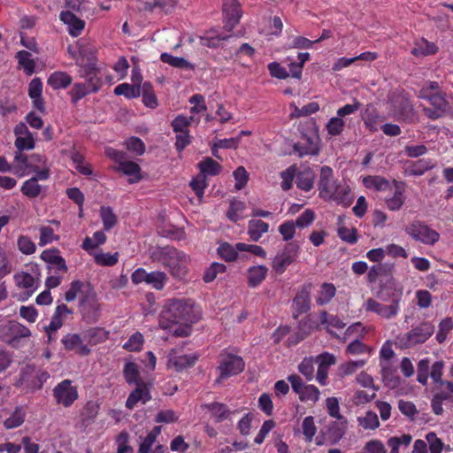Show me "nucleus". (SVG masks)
<instances>
[{
	"mask_svg": "<svg viewBox=\"0 0 453 453\" xmlns=\"http://www.w3.org/2000/svg\"><path fill=\"white\" fill-rule=\"evenodd\" d=\"M336 288L332 283H323L316 295V303L319 305L328 303L335 296Z\"/></svg>",
	"mask_w": 453,
	"mask_h": 453,
	"instance_id": "nucleus-43",
	"label": "nucleus"
},
{
	"mask_svg": "<svg viewBox=\"0 0 453 453\" xmlns=\"http://www.w3.org/2000/svg\"><path fill=\"white\" fill-rule=\"evenodd\" d=\"M194 120V116L186 117L184 115H178L172 122L173 131L177 133L188 132V127Z\"/></svg>",
	"mask_w": 453,
	"mask_h": 453,
	"instance_id": "nucleus-64",
	"label": "nucleus"
},
{
	"mask_svg": "<svg viewBox=\"0 0 453 453\" xmlns=\"http://www.w3.org/2000/svg\"><path fill=\"white\" fill-rule=\"evenodd\" d=\"M334 192L331 201L335 202L337 204L342 206H349L352 203L353 197L351 196L350 188L345 183H338Z\"/></svg>",
	"mask_w": 453,
	"mask_h": 453,
	"instance_id": "nucleus-36",
	"label": "nucleus"
},
{
	"mask_svg": "<svg viewBox=\"0 0 453 453\" xmlns=\"http://www.w3.org/2000/svg\"><path fill=\"white\" fill-rule=\"evenodd\" d=\"M41 257L45 262L55 265L58 270L63 273H66L68 270L65 258L59 255L57 250H44Z\"/></svg>",
	"mask_w": 453,
	"mask_h": 453,
	"instance_id": "nucleus-39",
	"label": "nucleus"
},
{
	"mask_svg": "<svg viewBox=\"0 0 453 453\" xmlns=\"http://www.w3.org/2000/svg\"><path fill=\"white\" fill-rule=\"evenodd\" d=\"M347 429V419L340 418L331 422L324 432V439L327 443L336 444L344 436Z\"/></svg>",
	"mask_w": 453,
	"mask_h": 453,
	"instance_id": "nucleus-21",
	"label": "nucleus"
},
{
	"mask_svg": "<svg viewBox=\"0 0 453 453\" xmlns=\"http://www.w3.org/2000/svg\"><path fill=\"white\" fill-rule=\"evenodd\" d=\"M72 314V311L65 305L60 304L56 308V311L49 324L50 330H58L64 324L67 316Z\"/></svg>",
	"mask_w": 453,
	"mask_h": 453,
	"instance_id": "nucleus-42",
	"label": "nucleus"
},
{
	"mask_svg": "<svg viewBox=\"0 0 453 453\" xmlns=\"http://www.w3.org/2000/svg\"><path fill=\"white\" fill-rule=\"evenodd\" d=\"M93 257L95 263L100 266H113L115 265L119 257V252L110 253V252H103L97 251L93 254Z\"/></svg>",
	"mask_w": 453,
	"mask_h": 453,
	"instance_id": "nucleus-48",
	"label": "nucleus"
},
{
	"mask_svg": "<svg viewBox=\"0 0 453 453\" xmlns=\"http://www.w3.org/2000/svg\"><path fill=\"white\" fill-rule=\"evenodd\" d=\"M41 186L38 184L36 178H30L26 180L21 188L22 193L30 198L38 196L41 193Z\"/></svg>",
	"mask_w": 453,
	"mask_h": 453,
	"instance_id": "nucleus-63",
	"label": "nucleus"
},
{
	"mask_svg": "<svg viewBox=\"0 0 453 453\" xmlns=\"http://www.w3.org/2000/svg\"><path fill=\"white\" fill-rule=\"evenodd\" d=\"M202 175H217L221 171V165L211 157H206L198 164Z\"/></svg>",
	"mask_w": 453,
	"mask_h": 453,
	"instance_id": "nucleus-51",
	"label": "nucleus"
},
{
	"mask_svg": "<svg viewBox=\"0 0 453 453\" xmlns=\"http://www.w3.org/2000/svg\"><path fill=\"white\" fill-rule=\"evenodd\" d=\"M380 366L385 385L390 388H397L400 385L401 379L398 376L397 369L393 363H383Z\"/></svg>",
	"mask_w": 453,
	"mask_h": 453,
	"instance_id": "nucleus-28",
	"label": "nucleus"
},
{
	"mask_svg": "<svg viewBox=\"0 0 453 453\" xmlns=\"http://www.w3.org/2000/svg\"><path fill=\"white\" fill-rule=\"evenodd\" d=\"M319 319L326 331L334 336H337V330H342L345 327V323L342 319L337 316L329 315L326 311L320 312Z\"/></svg>",
	"mask_w": 453,
	"mask_h": 453,
	"instance_id": "nucleus-30",
	"label": "nucleus"
},
{
	"mask_svg": "<svg viewBox=\"0 0 453 453\" xmlns=\"http://www.w3.org/2000/svg\"><path fill=\"white\" fill-rule=\"evenodd\" d=\"M302 431L305 440L309 442L312 441L317 432L314 418L312 416H307L303 418L302 422Z\"/></svg>",
	"mask_w": 453,
	"mask_h": 453,
	"instance_id": "nucleus-60",
	"label": "nucleus"
},
{
	"mask_svg": "<svg viewBox=\"0 0 453 453\" xmlns=\"http://www.w3.org/2000/svg\"><path fill=\"white\" fill-rule=\"evenodd\" d=\"M92 291L93 290L91 289L88 283L81 280H73L70 284L68 290L65 292V300L68 302H72L75 300V298L79 295H81L82 298L83 296H86Z\"/></svg>",
	"mask_w": 453,
	"mask_h": 453,
	"instance_id": "nucleus-34",
	"label": "nucleus"
},
{
	"mask_svg": "<svg viewBox=\"0 0 453 453\" xmlns=\"http://www.w3.org/2000/svg\"><path fill=\"white\" fill-rule=\"evenodd\" d=\"M358 424L365 430H374L380 426L378 416L373 411H367L364 417L357 418Z\"/></svg>",
	"mask_w": 453,
	"mask_h": 453,
	"instance_id": "nucleus-56",
	"label": "nucleus"
},
{
	"mask_svg": "<svg viewBox=\"0 0 453 453\" xmlns=\"http://www.w3.org/2000/svg\"><path fill=\"white\" fill-rule=\"evenodd\" d=\"M136 388L132 391L127 399L126 406L133 409L138 403H145L150 399V394L146 383L135 385Z\"/></svg>",
	"mask_w": 453,
	"mask_h": 453,
	"instance_id": "nucleus-25",
	"label": "nucleus"
},
{
	"mask_svg": "<svg viewBox=\"0 0 453 453\" xmlns=\"http://www.w3.org/2000/svg\"><path fill=\"white\" fill-rule=\"evenodd\" d=\"M363 184L366 188L375 191L391 189L389 181L380 176H366L363 179Z\"/></svg>",
	"mask_w": 453,
	"mask_h": 453,
	"instance_id": "nucleus-46",
	"label": "nucleus"
},
{
	"mask_svg": "<svg viewBox=\"0 0 453 453\" xmlns=\"http://www.w3.org/2000/svg\"><path fill=\"white\" fill-rule=\"evenodd\" d=\"M438 51V47L434 42H429L425 38L415 41L411 54L417 58H423L434 55Z\"/></svg>",
	"mask_w": 453,
	"mask_h": 453,
	"instance_id": "nucleus-32",
	"label": "nucleus"
},
{
	"mask_svg": "<svg viewBox=\"0 0 453 453\" xmlns=\"http://www.w3.org/2000/svg\"><path fill=\"white\" fill-rule=\"evenodd\" d=\"M13 280L19 288L24 289L19 300L26 301L37 290L40 285V273L37 269L31 272L20 271L13 275Z\"/></svg>",
	"mask_w": 453,
	"mask_h": 453,
	"instance_id": "nucleus-5",
	"label": "nucleus"
},
{
	"mask_svg": "<svg viewBox=\"0 0 453 453\" xmlns=\"http://www.w3.org/2000/svg\"><path fill=\"white\" fill-rule=\"evenodd\" d=\"M166 366L170 370L181 372L192 367L198 359L196 353L186 354L182 349H170L166 357Z\"/></svg>",
	"mask_w": 453,
	"mask_h": 453,
	"instance_id": "nucleus-9",
	"label": "nucleus"
},
{
	"mask_svg": "<svg viewBox=\"0 0 453 453\" xmlns=\"http://www.w3.org/2000/svg\"><path fill=\"white\" fill-rule=\"evenodd\" d=\"M297 395L301 402L315 403L319 399L320 392L314 385H306Z\"/></svg>",
	"mask_w": 453,
	"mask_h": 453,
	"instance_id": "nucleus-52",
	"label": "nucleus"
},
{
	"mask_svg": "<svg viewBox=\"0 0 453 453\" xmlns=\"http://www.w3.org/2000/svg\"><path fill=\"white\" fill-rule=\"evenodd\" d=\"M25 411L22 408H17L9 418L4 420V427L12 429L21 426L25 420Z\"/></svg>",
	"mask_w": 453,
	"mask_h": 453,
	"instance_id": "nucleus-57",
	"label": "nucleus"
},
{
	"mask_svg": "<svg viewBox=\"0 0 453 453\" xmlns=\"http://www.w3.org/2000/svg\"><path fill=\"white\" fill-rule=\"evenodd\" d=\"M337 234L339 238L349 244H355L357 242V234L355 227H347L343 223V218L337 219Z\"/></svg>",
	"mask_w": 453,
	"mask_h": 453,
	"instance_id": "nucleus-37",
	"label": "nucleus"
},
{
	"mask_svg": "<svg viewBox=\"0 0 453 453\" xmlns=\"http://www.w3.org/2000/svg\"><path fill=\"white\" fill-rule=\"evenodd\" d=\"M125 380L129 385H138L145 383L141 376L140 367L134 362H127L123 368Z\"/></svg>",
	"mask_w": 453,
	"mask_h": 453,
	"instance_id": "nucleus-35",
	"label": "nucleus"
},
{
	"mask_svg": "<svg viewBox=\"0 0 453 453\" xmlns=\"http://www.w3.org/2000/svg\"><path fill=\"white\" fill-rule=\"evenodd\" d=\"M294 304L298 312L303 313L310 309V294L306 289H302L294 299Z\"/></svg>",
	"mask_w": 453,
	"mask_h": 453,
	"instance_id": "nucleus-59",
	"label": "nucleus"
},
{
	"mask_svg": "<svg viewBox=\"0 0 453 453\" xmlns=\"http://www.w3.org/2000/svg\"><path fill=\"white\" fill-rule=\"evenodd\" d=\"M314 178V173L310 168H305L297 173L296 185L302 190L309 191L313 187Z\"/></svg>",
	"mask_w": 453,
	"mask_h": 453,
	"instance_id": "nucleus-47",
	"label": "nucleus"
},
{
	"mask_svg": "<svg viewBox=\"0 0 453 453\" xmlns=\"http://www.w3.org/2000/svg\"><path fill=\"white\" fill-rule=\"evenodd\" d=\"M269 226L260 219H251L248 224V234L254 242H257L263 234L268 232Z\"/></svg>",
	"mask_w": 453,
	"mask_h": 453,
	"instance_id": "nucleus-44",
	"label": "nucleus"
},
{
	"mask_svg": "<svg viewBox=\"0 0 453 453\" xmlns=\"http://www.w3.org/2000/svg\"><path fill=\"white\" fill-rule=\"evenodd\" d=\"M116 171L121 172L123 174L129 177L130 183H136L141 179V168L140 166L133 162L128 160H124L119 165H115L113 167Z\"/></svg>",
	"mask_w": 453,
	"mask_h": 453,
	"instance_id": "nucleus-31",
	"label": "nucleus"
},
{
	"mask_svg": "<svg viewBox=\"0 0 453 453\" xmlns=\"http://www.w3.org/2000/svg\"><path fill=\"white\" fill-rule=\"evenodd\" d=\"M49 378L50 373L47 371L27 365L21 372L19 385L25 386L30 390H36L40 389Z\"/></svg>",
	"mask_w": 453,
	"mask_h": 453,
	"instance_id": "nucleus-10",
	"label": "nucleus"
},
{
	"mask_svg": "<svg viewBox=\"0 0 453 453\" xmlns=\"http://www.w3.org/2000/svg\"><path fill=\"white\" fill-rule=\"evenodd\" d=\"M337 185L338 183L334 180L333 170L328 166H323L319 181V196L326 200H330Z\"/></svg>",
	"mask_w": 453,
	"mask_h": 453,
	"instance_id": "nucleus-16",
	"label": "nucleus"
},
{
	"mask_svg": "<svg viewBox=\"0 0 453 453\" xmlns=\"http://www.w3.org/2000/svg\"><path fill=\"white\" fill-rule=\"evenodd\" d=\"M435 163L428 158L418 159L411 162L405 167V173L408 175L420 176L434 166Z\"/></svg>",
	"mask_w": 453,
	"mask_h": 453,
	"instance_id": "nucleus-33",
	"label": "nucleus"
},
{
	"mask_svg": "<svg viewBox=\"0 0 453 453\" xmlns=\"http://www.w3.org/2000/svg\"><path fill=\"white\" fill-rule=\"evenodd\" d=\"M59 18L67 26L69 34L73 37L80 35L85 27V22L70 11L62 12Z\"/></svg>",
	"mask_w": 453,
	"mask_h": 453,
	"instance_id": "nucleus-24",
	"label": "nucleus"
},
{
	"mask_svg": "<svg viewBox=\"0 0 453 453\" xmlns=\"http://www.w3.org/2000/svg\"><path fill=\"white\" fill-rule=\"evenodd\" d=\"M141 95H142V102L145 106L151 109L157 106V99L150 82H143L142 88H141Z\"/></svg>",
	"mask_w": 453,
	"mask_h": 453,
	"instance_id": "nucleus-53",
	"label": "nucleus"
},
{
	"mask_svg": "<svg viewBox=\"0 0 453 453\" xmlns=\"http://www.w3.org/2000/svg\"><path fill=\"white\" fill-rule=\"evenodd\" d=\"M203 408L206 409L211 416L217 422H221L226 419H231L232 416L234 415L237 411H230L227 407L220 403H211L209 404L203 405Z\"/></svg>",
	"mask_w": 453,
	"mask_h": 453,
	"instance_id": "nucleus-27",
	"label": "nucleus"
},
{
	"mask_svg": "<svg viewBox=\"0 0 453 453\" xmlns=\"http://www.w3.org/2000/svg\"><path fill=\"white\" fill-rule=\"evenodd\" d=\"M100 217L106 231L111 229L117 223V216L113 210L109 206H102L100 209Z\"/></svg>",
	"mask_w": 453,
	"mask_h": 453,
	"instance_id": "nucleus-55",
	"label": "nucleus"
},
{
	"mask_svg": "<svg viewBox=\"0 0 453 453\" xmlns=\"http://www.w3.org/2000/svg\"><path fill=\"white\" fill-rule=\"evenodd\" d=\"M394 193L390 197L386 198L385 203L390 211H398L405 201L404 185L403 182L394 181Z\"/></svg>",
	"mask_w": 453,
	"mask_h": 453,
	"instance_id": "nucleus-29",
	"label": "nucleus"
},
{
	"mask_svg": "<svg viewBox=\"0 0 453 453\" xmlns=\"http://www.w3.org/2000/svg\"><path fill=\"white\" fill-rule=\"evenodd\" d=\"M300 247L296 242L286 244L284 249L280 251L273 260V269L278 274H282L288 265L295 262L299 254Z\"/></svg>",
	"mask_w": 453,
	"mask_h": 453,
	"instance_id": "nucleus-12",
	"label": "nucleus"
},
{
	"mask_svg": "<svg viewBox=\"0 0 453 453\" xmlns=\"http://www.w3.org/2000/svg\"><path fill=\"white\" fill-rule=\"evenodd\" d=\"M405 233L413 240L426 245H434L440 239V234L421 221L414 220L405 227Z\"/></svg>",
	"mask_w": 453,
	"mask_h": 453,
	"instance_id": "nucleus-6",
	"label": "nucleus"
},
{
	"mask_svg": "<svg viewBox=\"0 0 453 453\" xmlns=\"http://www.w3.org/2000/svg\"><path fill=\"white\" fill-rule=\"evenodd\" d=\"M141 88L137 85L129 83H121L115 87L114 94L117 96H124L127 99L137 98L141 96Z\"/></svg>",
	"mask_w": 453,
	"mask_h": 453,
	"instance_id": "nucleus-49",
	"label": "nucleus"
},
{
	"mask_svg": "<svg viewBox=\"0 0 453 453\" xmlns=\"http://www.w3.org/2000/svg\"><path fill=\"white\" fill-rule=\"evenodd\" d=\"M16 136L15 146L18 150H29L35 148V137L28 130L27 124L19 123L14 128Z\"/></svg>",
	"mask_w": 453,
	"mask_h": 453,
	"instance_id": "nucleus-20",
	"label": "nucleus"
},
{
	"mask_svg": "<svg viewBox=\"0 0 453 453\" xmlns=\"http://www.w3.org/2000/svg\"><path fill=\"white\" fill-rule=\"evenodd\" d=\"M84 339L90 345H97L104 342L109 338V331L102 327H93L86 330L84 333Z\"/></svg>",
	"mask_w": 453,
	"mask_h": 453,
	"instance_id": "nucleus-41",
	"label": "nucleus"
},
{
	"mask_svg": "<svg viewBox=\"0 0 453 453\" xmlns=\"http://www.w3.org/2000/svg\"><path fill=\"white\" fill-rule=\"evenodd\" d=\"M268 269L265 265L252 266L248 270V282L250 287H257L262 283L267 275Z\"/></svg>",
	"mask_w": 453,
	"mask_h": 453,
	"instance_id": "nucleus-45",
	"label": "nucleus"
},
{
	"mask_svg": "<svg viewBox=\"0 0 453 453\" xmlns=\"http://www.w3.org/2000/svg\"><path fill=\"white\" fill-rule=\"evenodd\" d=\"M424 98H427L430 104L434 107V111L428 113V116L433 119L441 117L449 111V104L445 97L441 94L434 93L432 95H423Z\"/></svg>",
	"mask_w": 453,
	"mask_h": 453,
	"instance_id": "nucleus-26",
	"label": "nucleus"
},
{
	"mask_svg": "<svg viewBox=\"0 0 453 453\" xmlns=\"http://www.w3.org/2000/svg\"><path fill=\"white\" fill-rule=\"evenodd\" d=\"M39 245L45 246L59 239L58 235L55 234V230L50 226H41L40 229Z\"/></svg>",
	"mask_w": 453,
	"mask_h": 453,
	"instance_id": "nucleus-62",
	"label": "nucleus"
},
{
	"mask_svg": "<svg viewBox=\"0 0 453 453\" xmlns=\"http://www.w3.org/2000/svg\"><path fill=\"white\" fill-rule=\"evenodd\" d=\"M53 396L58 404L70 407L78 399L77 388L70 380H64L53 388Z\"/></svg>",
	"mask_w": 453,
	"mask_h": 453,
	"instance_id": "nucleus-13",
	"label": "nucleus"
},
{
	"mask_svg": "<svg viewBox=\"0 0 453 453\" xmlns=\"http://www.w3.org/2000/svg\"><path fill=\"white\" fill-rule=\"evenodd\" d=\"M42 81L39 78H34L28 85V96L34 107L41 112L45 111L44 100L42 96Z\"/></svg>",
	"mask_w": 453,
	"mask_h": 453,
	"instance_id": "nucleus-23",
	"label": "nucleus"
},
{
	"mask_svg": "<svg viewBox=\"0 0 453 453\" xmlns=\"http://www.w3.org/2000/svg\"><path fill=\"white\" fill-rule=\"evenodd\" d=\"M144 338L140 332L133 334L123 344V349L127 351H140L143 346Z\"/></svg>",
	"mask_w": 453,
	"mask_h": 453,
	"instance_id": "nucleus-58",
	"label": "nucleus"
},
{
	"mask_svg": "<svg viewBox=\"0 0 453 453\" xmlns=\"http://www.w3.org/2000/svg\"><path fill=\"white\" fill-rule=\"evenodd\" d=\"M294 148L301 157L317 155L319 153V138L316 135L307 137L305 143L298 142Z\"/></svg>",
	"mask_w": 453,
	"mask_h": 453,
	"instance_id": "nucleus-40",
	"label": "nucleus"
},
{
	"mask_svg": "<svg viewBox=\"0 0 453 453\" xmlns=\"http://www.w3.org/2000/svg\"><path fill=\"white\" fill-rule=\"evenodd\" d=\"M363 308L366 311L373 312L381 319H391L397 316L400 311V298L394 299L390 304H384L373 298H368Z\"/></svg>",
	"mask_w": 453,
	"mask_h": 453,
	"instance_id": "nucleus-11",
	"label": "nucleus"
},
{
	"mask_svg": "<svg viewBox=\"0 0 453 453\" xmlns=\"http://www.w3.org/2000/svg\"><path fill=\"white\" fill-rule=\"evenodd\" d=\"M453 329V320L451 318H445L442 319L438 326V332L436 334V341L439 343H442L446 341L448 334Z\"/></svg>",
	"mask_w": 453,
	"mask_h": 453,
	"instance_id": "nucleus-61",
	"label": "nucleus"
},
{
	"mask_svg": "<svg viewBox=\"0 0 453 453\" xmlns=\"http://www.w3.org/2000/svg\"><path fill=\"white\" fill-rule=\"evenodd\" d=\"M434 332V326L430 322H423L400 336L399 342L403 347L411 348L425 342Z\"/></svg>",
	"mask_w": 453,
	"mask_h": 453,
	"instance_id": "nucleus-7",
	"label": "nucleus"
},
{
	"mask_svg": "<svg viewBox=\"0 0 453 453\" xmlns=\"http://www.w3.org/2000/svg\"><path fill=\"white\" fill-rule=\"evenodd\" d=\"M168 278L165 273L161 271L148 273L144 268H137L131 274V280L134 285L146 283L157 290H162Z\"/></svg>",
	"mask_w": 453,
	"mask_h": 453,
	"instance_id": "nucleus-8",
	"label": "nucleus"
},
{
	"mask_svg": "<svg viewBox=\"0 0 453 453\" xmlns=\"http://www.w3.org/2000/svg\"><path fill=\"white\" fill-rule=\"evenodd\" d=\"M77 65L80 66V76L86 80L85 83H75L70 95L72 101L77 103L87 95L96 92L100 86L99 69L96 66V49L88 42L78 44V53L74 56Z\"/></svg>",
	"mask_w": 453,
	"mask_h": 453,
	"instance_id": "nucleus-2",
	"label": "nucleus"
},
{
	"mask_svg": "<svg viewBox=\"0 0 453 453\" xmlns=\"http://www.w3.org/2000/svg\"><path fill=\"white\" fill-rule=\"evenodd\" d=\"M152 257L168 268L169 273L174 278L184 279L188 273L189 256L173 247L158 248L152 253Z\"/></svg>",
	"mask_w": 453,
	"mask_h": 453,
	"instance_id": "nucleus-3",
	"label": "nucleus"
},
{
	"mask_svg": "<svg viewBox=\"0 0 453 453\" xmlns=\"http://www.w3.org/2000/svg\"><path fill=\"white\" fill-rule=\"evenodd\" d=\"M244 362L239 356L222 353L220 355V363L219 370L220 372L219 378L221 380L227 379L242 372L244 369Z\"/></svg>",
	"mask_w": 453,
	"mask_h": 453,
	"instance_id": "nucleus-14",
	"label": "nucleus"
},
{
	"mask_svg": "<svg viewBox=\"0 0 453 453\" xmlns=\"http://www.w3.org/2000/svg\"><path fill=\"white\" fill-rule=\"evenodd\" d=\"M225 27L230 32L240 21L242 11L238 0H224Z\"/></svg>",
	"mask_w": 453,
	"mask_h": 453,
	"instance_id": "nucleus-18",
	"label": "nucleus"
},
{
	"mask_svg": "<svg viewBox=\"0 0 453 453\" xmlns=\"http://www.w3.org/2000/svg\"><path fill=\"white\" fill-rule=\"evenodd\" d=\"M200 312L191 300L175 299L169 301L159 316V326L173 335L185 337L191 333V324L196 322Z\"/></svg>",
	"mask_w": 453,
	"mask_h": 453,
	"instance_id": "nucleus-1",
	"label": "nucleus"
},
{
	"mask_svg": "<svg viewBox=\"0 0 453 453\" xmlns=\"http://www.w3.org/2000/svg\"><path fill=\"white\" fill-rule=\"evenodd\" d=\"M19 65L24 70L27 75H31L35 72V63L31 54L26 50H20L17 53Z\"/></svg>",
	"mask_w": 453,
	"mask_h": 453,
	"instance_id": "nucleus-50",
	"label": "nucleus"
},
{
	"mask_svg": "<svg viewBox=\"0 0 453 453\" xmlns=\"http://www.w3.org/2000/svg\"><path fill=\"white\" fill-rule=\"evenodd\" d=\"M22 151L23 150H19L14 157L12 172L15 174H18L19 176L27 174V171L29 169V167H32L33 162L44 164V159L40 155L31 156L29 162L27 157L25 154H23Z\"/></svg>",
	"mask_w": 453,
	"mask_h": 453,
	"instance_id": "nucleus-22",
	"label": "nucleus"
},
{
	"mask_svg": "<svg viewBox=\"0 0 453 453\" xmlns=\"http://www.w3.org/2000/svg\"><path fill=\"white\" fill-rule=\"evenodd\" d=\"M31 335L30 329L18 321L11 320L0 325V341L10 346L19 347L21 340Z\"/></svg>",
	"mask_w": 453,
	"mask_h": 453,
	"instance_id": "nucleus-4",
	"label": "nucleus"
},
{
	"mask_svg": "<svg viewBox=\"0 0 453 453\" xmlns=\"http://www.w3.org/2000/svg\"><path fill=\"white\" fill-rule=\"evenodd\" d=\"M84 335L79 334H67L61 339V343L68 351H73L80 356H87L91 349L85 343Z\"/></svg>",
	"mask_w": 453,
	"mask_h": 453,
	"instance_id": "nucleus-17",
	"label": "nucleus"
},
{
	"mask_svg": "<svg viewBox=\"0 0 453 453\" xmlns=\"http://www.w3.org/2000/svg\"><path fill=\"white\" fill-rule=\"evenodd\" d=\"M246 209L245 203L239 200H234L230 203L227 211V218L234 222H236L244 218V211Z\"/></svg>",
	"mask_w": 453,
	"mask_h": 453,
	"instance_id": "nucleus-54",
	"label": "nucleus"
},
{
	"mask_svg": "<svg viewBox=\"0 0 453 453\" xmlns=\"http://www.w3.org/2000/svg\"><path fill=\"white\" fill-rule=\"evenodd\" d=\"M47 83L53 89H62L72 83V77L65 72L56 71L49 76Z\"/></svg>",
	"mask_w": 453,
	"mask_h": 453,
	"instance_id": "nucleus-38",
	"label": "nucleus"
},
{
	"mask_svg": "<svg viewBox=\"0 0 453 453\" xmlns=\"http://www.w3.org/2000/svg\"><path fill=\"white\" fill-rule=\"evenodd\" d=\"M389 116L394 118H406L412 111V105L403 94L392 95L388 102Z\"/></svg>",
	"mask_w": 453,
	"mask_h": 453,
	"instance_id": "nucleus-15",
	"label": "nucleus"
},
{
	"mask_svg": "<svg viewBox=\"0 0 453 453\" xmlns=\"http://www.w3.org/2000/svg\"><path fill=\"white\" fill-rule=\"evenodd\" d=\"M81 311L83 318L88 322H95L99 318L101 306L93 291L82 297Z\"/></svg>",
	"mask_w": 453,
	"mask_h": 453,
	"instance_id": "nucleus-19",
	"label": "nucleus"
}]
</instances>
